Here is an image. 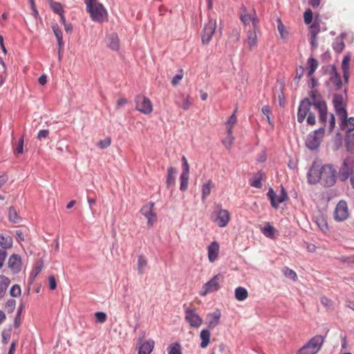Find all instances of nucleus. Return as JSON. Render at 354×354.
Wrapping results in <instances>:
<instances>
[{"instance_id":"nucleus-1","label":"nucleus","mask_w":354,"mask_h":354,"mask_svg":"<svg viewBox=\"0 0 354 354\" xmlns=\"http://www.w3.org/2000/svg\"><path fill=\"white\" fill-rule=\"evenodd\" d=\"M319 113L321 122L326 124L328 118V132L331 133L335 125V118L333 113H328L327 106L321 94L316 90L310 93L309 97L304 99L298 108L297 121L302 123L306 118L307 123L314 125L316 123L315 113ZM326 126V124H324Z\"/></svg>"},{"instance_id":"nucleus-2","label":"nucleus","mask_w":354,"mask_h":354,"mask_svg":"<svg viewBox=\"0 0 354 354\" xmlns=\"http://www.w3.org/2000/svg\"><path fill=\"white\" fill-rule=\"evenodd\" d=\"M324 342L322 335H315L303 346L297 354H317L321 349Z\"/></svg>"},{"instance_id":"nucleus-3","label":"nucleus","mask_w":354,"mask_h":354,"mask_svg":"<svg viewBox=\"0 0 354 354\" xmlns=\"http://www.w3.org/2000/svg\"><path fill=\"white\" fill-rule=\"evenodd\" d=\"M86 8L93 21L103 23L108 21L107 10L101 3L88 6Z\"/></svg>"},{"instance_id":"nucleus-4","label":"nucleus","mask_w":354,"mask_h":354,"mask_svg":"<svg viewBox=\"0 0 354 354\" xmlns=\"http://www.w3.org/2000/svg\"><path fill=\"white\" fill-rule=\"evenodd\" d=\"M240 19L245 26L250 23L252 27L258 28L259 20L254 8L248 10L245 6H242L240 10Z\"/></svg>"},{"instance_id":"nucleus-5","label":"nucleus","mask_w":354,"mask_h":354,"mask_svg":"<svg viewBox=\"0 0 354 354\" xmlns=\"http://www.w3.org/2000/svg\"><path fill=\"white\" fill-rule=\"evenodd\" d=\"M320 183L326 187L333 186L336 183V170L330 165L322 167Z\"/></svg>"},{"instance_id":"nucleus-6","label":"nucleus","mask_w":354,"mask_h":354,"mask_svg":"<svg viewBox=\"0 0 354 354\" xmlns=\"http://www.w3.org/2000/svg\"><path fill=\"white\" fill-rule=\"evenodd\" d=\"M325 129L324 127H321L317 130L311 132L307 137L306 140V146L310 150L317 149L324 138Z\"/></svg>"},{"instance_id":"nucleus-7","label":"nucleus","mask_w":354,"mask_h":354,"mask_svg":"<svg viewBox=\"0 0 354 354\" xmlns=\"http://www.w3.org/2000/svg\"><path fill=\"white\" fill-rule=\"evenodd\" d=\"M223 280V277L221 274L214 276L209 281L206 282L202 288L200 292L201 296H205L209 293L216 292L221 288L220 283Z\"/></svg>"},{"instance_id":"nucleus-8","label":"nucleus","mask_w":354,"mask_h":354,"mask_svg":"<svg viewBox=\"0 0 354 354\" xmlns=\"http://www.w3.org/2000/svg\"><path fill=\"white\" fill-rule=\"evenodd\" d=\"M136 109L140 113L149 115L153 111V106L151 100L142 95H137L135 97Z\"/></svg>"},{"instance_id":"nucleus-9","label":"nucleus","mask_w":354,"mask_h":354,"mask_svg":"<svg viewBox=\"0 0 354 354\" xmlns=\"http://www.w3.org/2000/svg\"><path fill=\"white\" fill-rule=\"evenodd\" d=\"M185 319L192 328H198L203 324V319L198 315L194 308H186Z\"/></svg>"},{"instance_id":"nucleus-10","label":"nucleus","mask_w":354,"mask_h":354,"mask_svg":"<svg viewBox=\"0 0 354 354\" xmlns=\"http://www.w3.org/2000/svg\"><path fill=\"white\" fill-rule=\"evenodd\" d=\"M216 28V19H209L208 22L205 24L202 33L201 39L203 44H207L210 41L215 32Z\"/></svg>"},{"instance_id":"nucleus-11","label":"nucleus","mask_w":354,"mask_h":354,"mask_svg":"<svg viewBox=\"0 0 354 354\" xmlns=\"http://www.w3.org/2000/svg\"><path fill=\"white\" fill-rule=\"evenodd\" d=\"M349 216V211L345 201H340L334 211V218L337 221H344Z\"/></svg>"},{"instance_id":"nucleus-12","label":"nucleus","mask_w":354,"mask_h":354,"mask_svg":"<svg viewBox=\"0 0 354 354\" xmlns=\"http://www.w3.org/2000/svg\"><path fill=\"white\" fill-rule=\"evenodd\" d=\"M354 167V158L353 156H348L346 158L339 169V175L342 180L344 181L352 174Z\"/></svg>"},{"instance_id":"nucleus-13","label":"nucleus","mask_w":354,"mask_h":354,"mask_svg":"<svg viewBox=\"0 0 354 354\" xmlns=\"http://www.w3.org/2000/svg\"><path fill=\"white\" fill-rule=\"evenodd\" d=\"M334 107L336 113L339 119H345L346 118V110L344 102V97L341 94H335L333 99Z\"/></svg>"},{"instance_id":"nucleus-14","label":"nucleus","mask_w":354,"mask_h":354,"mask_svg":"<svg viewBox=\"0 0 354 354\" xmlns=\"http://www.w3.org/2000/svg\"><path fill=\"white\" fill-rule=\"evenodd\" d=\"M330 68V77L327 84L328 86L333 87L335 90H339L342 85V82L339 74L337 73V68L335 65L329 66Z\"/></svg>"},{"instance_id":"nucleus-15","label":"nucleus","mask_w":354,"mask_h":354,"mask_svg":"<svg viewBox=\"0 0 354 354\" xmlns=\"http://www.w3.org/2000/svg\"><path fill=\"white\" fill-rule=\"evenodd\" d=\"M267 195L270 201L271 205L275 209H277L279 207V205L284 202L288 198L287 194L283 187L281 189V194L278 196L272 188L269 189Z\"/></svg>"},{"instance_id":"nucleus-16","label":"nucleus","mask_w":354,"mask_h":354,"mask_svg":"<svg viewBox=\"0 0 354 354\" xmlns=\"http://www.w3.org/2000/svg\"><path fill=\"white\" fill-rule=\"evenodd\" d=\"M154 203H149L145 205L140 209L142 215L147 218L149 226H152L157 220L156 214L153 211Z\"/></svg>"},{"instance_id":"nucleus-17","label":"nucleus","mask_w":354,"mask_h":354,"mask_svg":"<svg viewBox=\"0 0 354 354\" xmlns=\"http://www.w3.org/2000/svg\"><path fill=\"white\" fill-rule=\"evenodd\" d=\"M230 220L228 210L220 208L216 214L214 222L220 227H225Z\"/></svg>"},{"instance_id":"nucleus-18","label":"nucleus","mask_w":354,"mask_h":354,"mask_svg":"<svg viewBox=\"0 0 354 354\" xmlns=\"http://www.w3.org/2000/svg\"><path fill=\"white\" fill-rule=\"evenodd\" d=\"M322 167L315 163L313 164L308 173V182L310 184L315 185L320 182L322 178Z\"/></svg>"},{"instance_id":"nucleus-19","label":"nucleus","mask_w":354,"mask_h":354,"mask_svg":"<svg viewBox=\"0 0 354 354\" xmlns=\"http://www.w3.org/2000/svg\"><path fill=\"white\" fill-rule=\"evenodd\" d=\"M221 312L216 309L206 315V324L209 329H213L220 324Z\"/></svg>"},{"instance_id":"nucleus-20","label":"nucleus","mask_w":354,"mask_h":354,"mask_svg":"<svg viewBox=\"0 0 354 354\" xmlns=\"http://www.w3.org/2000/svg\"><path fill=\"white\" fill-rule=\"evenodd\" d=\"M259 27H252L247 30L246 41L248 45L250 50H253V48L257 46V32L259 31Z\"/></svg>"},{"instance_id":"nucleus-21","label":"nucleus","mask_w":354,"mask_h":354,"mask_svg":"<svg viewBox=\"0 0 354 354\" xmlns=\"http://www.w3.org/2000/svg\"><path fill=\"white\" fill-rule=\"evenodd\" d=\"M154 348V342L151 339L142 342V339L138 342V354H150Z\"/></svg>"},{"instance_id":"nucleus-22","label":"nucleus","mask_w":354,"mask_h":354,"mask_svg":"<svg viewBox=\"0 0 354 354\" xmlns=\"http://www.w3.org/2000/svg\"><path fill=\"white\" fill-rule=\"evenodd\" d=\"M208 259L210 262H214L218 256L219 244L216 241H213L207 247Z\"/></svg>"},{"instance_id":"nucleus-23","label":"nucleus","mask_w":354,"mask_h":354,"mask_svg":"<svg viewBox=\"0 0 354 354\" xmlns=\"http://www.w3.org/2000/svg\"><path fill=\"white\" fill-rule=\"evenodd\" d=\"M21 266V257L17 254H12L8 259V267L13 272L17 273L20 271Z\"/></svg>"},{"instance_id":"nucleus-24","label":"nucleus","mask_w":354,"mask_h":354,"mask_svg":"<svg viewBox=\"0 0 354 354\" xmlns=\"http://www.w3.org/2000/svg\"><path fill=\"white\" fill-rule=\"evenodd\" d=\"M52 29H53L54 35L57 40V44H58V47H59V49H58L59 59H60L61 58L60 54L64 48L62 32L57 24H53L52 26Z\"/></svg>"},{"instance_id":"nucleus-25","label":"nucleus","mask_w":354,"mask_h":354,"mask_svg":"<svg viewBox=\"0 0 354 354\" xmlns=\"http://www.w3.org/2000/svg\"><path fill=\"white\" fill-rule=\"evenodd\" d=\"M351 57L346 55L344 57L342 62V69L343 72V76L346 82H348L349 77V68H350Z\"/></svg>"},{"instance_id":"nucleus-26","label":"nucleus","mask_w":354,"mask_h":354,"mask_svg":"<svg viewBox=\"0 0 354 354\" xmlns=\"http://www.w3.org/2000/svg\"><path fill=\"white\" fill-rule=\"evenodd\" d=\"M177 174V170L173 167H169L167 169V188H169L171 187H173L175 185L176 182V175Z\"/></svg>"},{"instance_id":"nucleus-27","label":"nucleus","mask_w":354,"mask_h":354,"mask_svg":"<svg viewBox=\"0 0 354 354\" xmlns=\"http://www.w3.org/2000/svg\"><path fill=\"white\" fill-rule=\"evenodd\" d=\"M307 65H308V72H307V76L308 77H311L313 73L315 72L317 68H318L319 64L316 59L313 57H310L307 60Z\"/></svg>"},{"instance_id":"nucleus-28","label":"nucleus","mask_w":354,"mask_h":354,"mask_svg":"<svg viewBox=\"0 0 354 354\" xmlns=\"http://www.w3.org/2000/svg\"><path fill=\"white\" fill-rule=\"evenodd\" d=\"M210 332L207 329H203L200 333V339L201 340V347L203 348H206L210 342Z\"/></svg>"},{"instance_id":"nucleus-29","label":"nucleus","mask_w":354,"mask_h":354,"mask_svg":"<svg viewBox=\"0 0 354 354\" xmlns=\"http://www.w3.org/2000/svg\"><path fill=\"white\" fill-rule=\"evenodd\" d=\"M342 122V128L346 129L347 133H351V132L354 130V118L345 119H339Z\"/></svg>"},{"instance_id":"nucleus-30","label":"nucleus","mask_w":354,"mask_h":354,"mask_svg":"<svg viewBox=\"0 0 354 354\" xmlns=\"http://www.w3.org/2000/svg\"><path fill=\"white\" fill-rule=\"evenodd\" d=\"M234 296L236 300L242 301L248 298V292L245 288L239 286L235 289Z\"/></svg>"},{"instance_id":"nucleus-31","label":"nucleus","mask_w":354,"mask_h":354,"mask_svg":"<svg viewBox=\"0 0 354 354\" xmlns=\"http://www.w3.org/2000/svg\"><path fill=\"white\" fill-rule=\"evenodd\" d=\"M12 245V239L10 236H5L0 234V246L3 249V250L9 249Z\"/></svg>"},{"instance_id":"nucleus-32","label":"nucleus","mask_w":354,"mask_h":354,"mask_svg":"<svg viewBox=\"0 0 354 354\" xmlns=\"http://www.w3.org/2000/svg\"><path fill=\"white\" fill-rule=\"evenodd\" d=\"M214 187V184L212 180H209L202 186V200L205 201L206 198L210 194L212 188Z\"/></svg>"},{"instance_id":"nucleus-33","label":"nucleus","mask_w":354,"mask_h":354,"mask_svg":"<svg viewBox=\"0 0 354 354\" xmlns=\"http://www.w3.org/2000/svg\"><path fill=\"white\" fill-rule=\"evenodd\" d=\"M346 150L352 153L354 151V133H346L344 139Z\"/></svg>"},{"instance_id":"nucleus-34","label":"nucleus","mask_w":354,"mask_h":354,"mask_svg":"<svg viewBox=\"0 0 354 354\" xmlns=\"http://www.w3.org/2000/svg\"><path fill=\"white\" fill-rule=\"evenodd\" d=\"M109 47L113 50H118L120 48L119 39L116 34H111L109 37Z\"/></svg>"},{"instance_id":"nucleus-35","label":"nucleus","mask_w":354,"mask_h":354,"mask_svg":"<svg viewBox=\"0 0 354 354\" xmlns=\"http://www.w3.org/2000/svg\"><path fill=\"white\" fill-rule=\"evenodd\" d=\"M263 174L259 172L254 175L252 178L250 179L249 183L252 187L256 188H261L262 187V180Z\"/></svg>"},{"instance_id":"nucleus-36","label":"nucleus","mask_w":354,"mask_h":354,"mask_svg":"<svg viewBox=\"0 0 354 354\" xmlns=\"http://www.w3.org/2000/svg\"><path fill=\"white\" fill-rule=\"evenodd\" d=\"M277 232V230L269 223H267L261 230L263 235L270 239H273Z\"/></svg>"},{"instance_id":"nucleus-37","label":"nucleus","mask_w":354,"mask_h":354,"mask_svg":"<svg viewBox=\"0 0 354 354\" xmlns=\"http://www.w3.org/2000/svg\"><path fill=\"white\" fill-rule=\"evenodd\" d=\"M147 265V259L144 255H140L138 259L137 269L138 274L142 275L144 273V270Z\"/></svg>"},{"instance_id":"nucleus-38","label":"nucleus","mask_w":354,"mask_h":354,"mask_svg":"<svg viewBox=\"0 0 354 354\" xmlns=\"http://www.w3.org/2000/svg\"><path fill=\"white\" fill-rule=\"evenodd\" d=\"M234 140L233 131H227L226 137L222 140L223 145L227 149H230Z\"/></svg>"},{"instance_id":"nucleus-39","label":"nucleus","mask_w":354,"mask_h":354,"mask_svg":"<svg viewBox=\"0 0 354 354\" xmlns=\"http://www.w3.org/2000/svg\"><path fill=\"white\" fill-rule=\"evenodd\" d=\"M236 110L234 111V112L230 116L229 119L225 122V126H226L227 131H230V132L232 131L234 126L237 122V118H236Z\"/></svg>"},{"instance_id":"nucleus-40","label":"nucleus","mask_w":354,"mask_h":354,"mask_svg":"<svg viewBox=\"0 0 354 354\" xmlns=\"http://www.w3.org/2000/svg\"><path fill=\"white\" fill-rule=\"evenodd\" d=\"M48 3L52 9V10L59 15L62 14V12H64V8L62 5L59 2L53 1V0H47Z\"/></svg>"},{"instance_id":"nucleus-41","label":"nucleus","mask_w":354,"mask_h":354,"mask_svg":"<svg viewBox=\"0 0 354 354\" xmlns=\"http://www.w3.org/2000/svg\"><path fill=\"white\" fill-rule=\"evenodd\" d=\"M168 354H182V348L180 343L174 342L171 344L168 348Z\"/></svg>"},{"instance_id":"nucleus-42","label":"nucleus","mask_w":354,"mask_h":354,"mask_svg":"<svg viewBox=\"0 0 354 354\" xmlns=\"http://www.w3.org/2000/svg\"><path fill=\"white\" fill-rule=\"evenodd\" d=\"M189 174V173H181L180 185V189L181 191H185L187 189Z\"/></svg>"},{"instance_id":"nucleus-43","label":"nucleus","mask_w":354,"mask_h":354,"mask_svg":"<svg viewBox=\"0 0 354 354\" xmlns=\"http://www.w3.org/2000/svg\"><path fill=\"white\" fill-rule=\"evenodd\" d=\"M6 66L2 58H0V86H1L6 77Z\"/></svg>"},{"instance_id":"nucleus-44","label":"nucleus","mask_w":354,"mask_h":354,"mask_svg":"<svg viewBox=\"0 0 354 354\" xmlns=\"http://www.w3.org/2000/svg\"><path fill=\"white\" fill-rule=\"evenodd\" d=\"M282 272L285 277L292 279L293 281L297 280V274L293 270L286 267L283 269Z\"/></svg>"},{"instance_id":"nucleus-45","label":"nucleus","mask_w":354,"mask_h":354,"mask_svg":"<svg viewBox=\"0 0 354 354\" xmlns=\"http://www.w3.org/2000/svg\"><path fill=\"white\" fill-rule=\"evenodd\" d=\"M345 47L344 42L342 39L337 38L333 43V49L337 52L341 53Z\"/></svg>"},{"instance_id":"nucleus-46","label":"nucleus","mask_w":354,"mask_h":354,"mask_svg":"<svg viewBox=\"0 0 354 354\" xmlns=\"http://www.w3.org/2000/svg\"><path fill=\"white\" fill-rule=\"evenodd\" d=\"M8 218L10 221H12L15 223H18L20 219L15 209L13 208L12 207L9 208Z\"/></svg>"},{"instance_id":"nucleus-47","label":"nucleus","mask_w":354,"mask_h":354,"mask_svg":"<svg viewBox=\"0 0 354 354\" xmlns=\"http://www.w3.org/2000/svg\"><path fill=\"white\" fill-rule=\"evenodd\" d=\"M277 29L280 33L281 37L282 39H286L288 37V32L285 29V26H283L281 20L280 19H277Z\"/></svg>"},{"instance_id":"nucleus-48","label":"nucleus","mask_w":354,"mask_h":354,"mask_svg":"<svg viewBox=\"0 0 354 354\" xmlns=\"http://www.w3.org/2000/svg\"><path fill=\"white\" fill-rule=\"evenodd\" d=\"M261 111L263 114L266 117L268 122L273 127V123L270 120V115L271 113V109L270 107L268 105H265L262 107Z\"/></svg>"},{"instance_id":"nucleus-49","label":"nucleus","mask_w":354,"mask_h":354,"mask_svg":"<svg viewBox=\"0 0 354 354\" xmlns=\"http://www.w3.org/2000/svg\"><path fill=\"white\" fill-rule=\"evenodd\" d=\"M96 322L100 324L104 323L106 321L107 316L105 313L96 312L95 314Z\"/></svg>"},{"instance_id":"nucleus-50","label":"nucleus","mask_w":354,"mask_h":354,"mask_svg":"<svg viewBox=\"0 0 354 354\" xmlns=\"http://www.w3.org/2000/svg\"><path fill=\"white\" fill-rule=\"evenodd\" d=\"M43 268V262H37L33 270L31 272V277L34 279Z\"/></svg>"},{"instance_id":"nucleus-51","label":"nucleus","mask_w":354,"mask_h":354,"mask_svg":"<svg viewBox=\"0 0 354 354\" xmlns=\"http://www.w3.org/2000/svg\"><path fill=\"white\" fill-rule=\"evenodd\" d=\"M320 31L319 26L318 24L314 23L309 28L310 35L317 37Z\"/></svg>"},{"instance_id":"nucleus-52","label":"nucleus","mask_w":354,"mask_h":354,"mask_svg":"<svg viewBox=\"0 0 354 354\" xmlns=\"http://www.w3.org/2000/svg\"><path fill=\"white\" fill-rule=\"evenodd\" d=\"M111 143V139L108 137L104 140H101L98 142L97 146L101 149H106L110 146Z\"/></svg>"},{"instance_id":"nucleus-53","label":"nucleus","mask_w":354,"mask_h":354,"mask_svg":"<svg viewBox=\"0 0 354 354\" xmlns=\"http://www.w3.org/2000/svg\"><path fill=\"white\" fill-rule=\"evenodd\" d=\"M304 22L306 24H310L313 20V12L310 9H307L304 15Z\"/></svg>"},{"instance_id":"nucleus-54","label":"nucleus","mask_w":354,"mask_h":354,"mask_svg":"<svg viewBox=\"0 0 354 354\" xmlns=\"http://www.w3.org/2000/svg\"><path fill=\"white\" fill-rule=\"evenodd\" d=\"M180 73L177 74L175 76H174L171 80V84L174 86H177L179 84V82L183 80V70H180Z\"/></svg>"},{"instance_id":"nucleus-55","label":"nucleus","mask_w":354,"mask_h":354,"mask_svg":"<svg viewBox=\"0 0 354 354\" xmlns=\"http://www.w3.org/2000/svg\"><path fill=\"white\" fill-rule=\"evenodd\" d=\"M317 223L319 227L320 228V230L322 231H323L324 232H326L328 230V224L324 218L318 219Z\"/></svg>"},{"instance_id":"nucleus-56","label":"nucleus","mask_w":354,"mask_h":354,"mask_svg":"<svg viewBox=\"0 0 354 354\" xmlns=\"http://www.w3.org/2000/svg\"><path fill=\"white\" fill-rule=\"evenodd\" d=\"M10 293L11 296L17 297L21 295V288L19 285H14L10 289Z\"/></svg>"},{"instance_id":"nucleus-57","label":"nucleus","mask_w":354,"mask_h":354,"mask_svg":"<svg viewBox=\"0 0 354 354\" xmlns=\"http://www.w3.org/2000/svg\"><path fill=\"white\" fill-rule=\"evenodd\" d=\"M15 151L18 153V154H22L23 152H24V136H21L19 141H18V144L15 148Z\"/></svg>"},{"instance_id":"nucleus-58","label":"nucleus","mask_w":354,"mask_h":354,"mask_svg":"<svg viewBox=\"0 0 354 354\" xmlns=\"http://www.w3.org/2000/svg\"><path fill=\"white\" fill-rule=\"evenodd\" d=\"M182 161H183V170L182 173H189V166L187 162V158L185 156L182 157Z\"/></svg>"},{"instance_id":"nucleus-59","label":"nucleus","mask_w":354,"mask_h":354,"mask_svg":"<svg viewBox=\"0 0 354 354\" xmlns=\"http://www.w3.org/2000/svg\"><path fill=\"white\" fill-rule=\"evenodd\" d=\"M192 105V102H190L189 100V97L187 96L186 98H185L181 104V107L184 109V110H187L189 109V107L191 106Z\"/></svg>"},{"instance_id":"nucleus-60","label":"nucleus","mask_w":354,"mask_h":354,"mask_svg":"<svg viewBox=\"0 0 354 354\" xmlns=\"http://www.w3.org/2000/svg\"><path fill=\"white\" fill-rule=\"evenodd\" d=\"M321 304L326 307H330L333 304V301L331 299H328L326 297H322L320 299Z\"/></svg>"},{"instance_id":"nucleus-61","label":"nucleus","mask_w":354,"mask_h":354,"mask_svg":"<svg viewBox=\"0 0 354 354\" xmlns=\"http://www.w3.org/2000/svg\"><path fill=\"white\" fill-rule=\"evenodd\" d=\"M50 289L53 290L57 287L56 280L54 276H50L48 278Z\"/></svg>"},{"instance_id":"nucleus-62","label":"nucleus","mask_w":354,"mask_h":354,"mask_svg":"<svg viewBox=\"0 0 354 354\" xmlns=\"http://www.w3.org/2000/svg\"><path fill=\"white\" fill-rule=\"evenodd\" d=\"M6 257L7 252L5 250H0V268L3 267Z\"/></svg>"},{"instance_id":"nucleus-63","label":"nucleus","mask_w":354,"mask_h":354,"mask_svg":"<svg viewBox=\"0 0 354 354\" xmlns=\"http://www.w3.org/2000/svg\"><path fill=\"white\" fill-rule=\"evenodd\" d=\"M49 133V131L47 129L40 130L38 132L37 138L38 139L41 140L42 138H46Z\"/></svg>"},{"instance_id":"nucleus-64","label":"nucleus","mask_w":354,"mask_h":354,"mask_svg":"<svg viewBox=\"0 0 354 354\" xmlns=\"http://www.w3.org/2000/svg\"><path fill=\"white\" fill-rule=\"evenodd\" d=\"M127 103V100L126 98H119L117 100V108L119 109L121 106H124Z\"/></svg>"}]
</instances>
